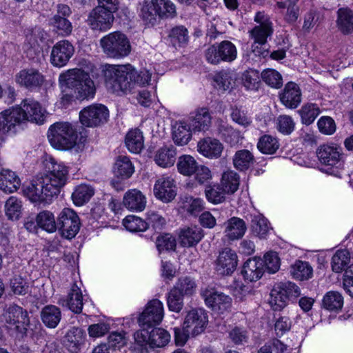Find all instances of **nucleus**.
I'll return each mask as SVG.
<instances>
[{
    "mask_svg": "<svg viewBox=\"0 0 353 353\" xmlns=\"http://www.w3.org/2000/svg\"><path fill=\"white\" fill-rule=\"evenodd\" d=\"M106 88L112 93L130 92L135 84L145 85L151 80V74L146 70L137 71L130 64L107 65L103 70Z\"/></svg>",
    "mask_w": 353,
    "mask_h": 353,
    "instance_id": "nucleus-1",
    "label": "nucleus"
},
{
    "mask_svg": "<svg viewBox=\"0 0 353 353\" xmlns=\"http://www.w3.org/2000/svg\"><path fill=\"white\" fill-rule=\"evenodd\" d=\"M59 83L62 87L74 90L79 100L93 99L96 94L94 81L89 74L82 69L74 68L60 74Z\"/></svg>",
    "mask_w": 353,
    "mask_h": 353,
    "instance_id": "nucleus-2",
    "label": "nucleus"
},
{
    "mask_svg": "<svg viewBox=\"0 0 353 353\" xmlns=\"http://www.w3.org/2000/svg\"><path fill=\"white\" fill-rule=\"evenodd\" d=\"M48 138L54 148L67 150L76 145L77 132L71 123L56 122L50 126Z\"/></svg>",
    "mask_w": 353,
    "mask_h": 353,
    "instance_id": "nucleus-3",
    "label": "nucleus"
},
{
    "mask_svg": "<svg viewBox=\"0 0 353 353\" xmlns=\"http://www.w3.org/2000/svg\"><path fill=\"white\" fill-rule=\"evenodd\" d=\"M46 111L37 101L27 98L19 105L12 108V118L18 125L30 121L39 125L43 124L46 119Z\"/></svg>",
    "mask_w": 353,
    "mask_h": 353,
    "instance_id": "nucleus-4",
    "label": "nucleus"
},
{
    "mask_svg": "<svg viewBox=\"0 0 353 353\" xmlns=\"http://www.w3.org/2000/svg\"><path fill=\"white\" fill-rule=\"evenodd\" d=\"M100 45L104 54L110 58L121 59L131 52V44L128 37L120 31H115L103 37Z\"/></svg>",
    "mask_w": 353,
    "mask_h": 353,
    "instance_id": "nucleus-5",
    "label": "nucleus"
},
{
    "mask_svg": "<svg viewBox=\"0 0 353 353\" xmlns=\"http://www.w3.org/2000/svg\"><path fill=\"white\" fill-rule=\"evenodd\" d=\"M316 155L321 163L325 166L323 170L329 174L341 176V171L344 167L341 148L323 145L318 148Z\"/></svg>",
    "mask_w": 353,
    "mask_h": 353,
    "instance_id": "nucleus-6",
    "label": "nucleus"
},
{
    "mask_svg": "<svg viewBox=\"0 0 353 353\" xmlns=\"http://www.w3.org/2000/svg\"><path fill=\"white\" fill-rule=\"evenodd\" d=\"M23 195L35 204L50 203L58 196L55 188H51L41 177L33 179L30 183L23 187Z\"/></svg>",
    "mask_w": 353,
    "mask_h": 353,
    "instance_id": "nucleus-7",
    "label": "nucleus"
},
{
    "mask_svg": "<svg viewBox=\"0 0 353 353\" xmlns=\"http://www.w3.org/2000/svg\"><path fill=\"white\" fill-rule=\"evenodd\" d=\"M204 57L207 62L212 65L231 63L236 59L237 50L234 43L225 40L209 46L204 52Z\"/></svg>",
    "mask_w": 353,
    "mask_h": 353,
    "instance_id": "nucleus-8",
    "label": "nucleus"
},
{
    "mask_svg": "<svg viewBox=\"0 0 353 353\" xmlns=\"http://www.w3.org/2000/svg\"><path fill=\"white\" fill-rule=\"evenodd\" d=\"M300 295L301 290L294 283L280 282L271 291L270 303L273 310H281L286 306L289 300H294Z\"/></svg>",
    "mask_w": 353,
    "mask_h": 353,
    "instance_id": "nucleus-9",
    "label": "nucleus"
},
{
    "mask_svg": "<svg viewBox=\"0 0 353 353\" xmlns=\"http://www.w3.org/2000/svg\"><path fill=\"white\" fill-rule=\"evenodd\" d=\"M2 319L8 329L21 336L26 334V326L30 321L27 311L23 307L16 304L10 305L3 314Z\"/></svg>",
    "mask_w": 353,
    "mask_h": 353,
    "instance_id": "nucleus-10",
    "label": "nucleus"
},
{
    "mask_svg": "<svg viewBox=\"0 0 353 353\" xmlns=\"http://www.w3.org/2000/svg\"><path fill=\"white\" fill-rule=\"evenodd\" d=\"M57 229L61 236L72 239L80 230L81 222L77 213L72 209L65 208L57 218Z\"/></svg>",
    "mask_w": 353,
    "mask_h": 353,
    "instance_id": "nucleus-11",
    "label": "nucleus"
},
{
    "mask_svg": "<svg viewBox=\"0 0 353 353\" xmlns=\"http://www.w3.org/2000/svg\"><path fill=\"white\" fill-rule=\"evenodd\" d=\"M109 118L108 108L101 103H94L83 108L79 112L81 123L88 128L101 126Z\"/></svg>",
    "mask_w": 353,
    "mask_h": 353,
    "instance_id": "nucleus-12",
    "label": "nucleus"
},
{
    "mask_svg": "<svg viewBox=\"0 0 353 353\" xmlns=\"http://www.w3.org/2000/svg\"><path fill=\"white\" fill-rule=\"evenodd\" d=\"M45 173L41 177L48 183L51 188H54L56 193L59 194L61 189L65 185L68 170L62 163L50 159L45 163Z\"/></svg>",
    "mask_w": 353,
    "mask_h": 353,
    "instance_id": "nucleus-13",
    "label": "nucleus"
},
{
    "mask_svg": "<svg viewBox=\"0 0 353 353\" xmlns=\"http://www.w3.org/2000/svg\"><path fill=\"white\" fill-rule=\"evenodd\" d=\"M170 339V335L166 330L155 327L141 329L134 334V339L138 344L141 346L149 345L152 348L165 346Z\"/></svg>",
    "mask_w": 353,
    "mask_h": 353,
    "instance_id": "nucleus-14",
    "label": "nucleus"
},
{
    "mask_svg": "<svg viewBox=\"0 0 353 353\" xmlns=\"http://www.w3.org/2000/svg\"><path fill=\"white\" fill-rule=\"evenodd\" d=\"M164 315L163 305L158 299L150 301L138 318L141 329L152 328L159 325Z\"/></svg>",
    "mask_w": 353,
    "mask_h": 353,
    "instance_id": "nucleus-15",
    "label": "nucleus"
},
{
    "mask_svg": "<svg viewBox=\"0 0 353 353\" xmlns=\"http://www.w3.org/2000/svg\"><path fill=\"white\" fill-rule=\"evenodd\" d=\"M183 323L185 328L191 330V335L196 336L203 333L208 324V314L206 310L195 307L187 312Z\"/></svg>",
    "mask_w": 353,
    "mask_h": 353,
    "instance_id": "nucleus-16",
    "label": "nucleus"
},
{
    "mask_svg": "<svg viewBox=\"0 0 353 353\" xmlns=\"http://www.w3.org/2000/svg\"><path fill=\"white\" fill-rule=\"evenodd\" d=\"M114 21L113 12L96 6L89 12L86 21L92 30L105 32L111 28Z\"/></svg>",
    "mask_w": 353,
    "mask_h": 353,
    "instance_id": "nucleus-17",
    "label": "nucleus"
},
{
    "mask_svg": "<svg viewBox=\"0 0 353 353\" xmlns=\"http://www.w3.org/2000/svg\"><path fill=\"white\" fill-rule=\"evenodd\" d=\"M16 83L29 91L39 90L45 81L44 75L37 69L30 68L21 70L15 75Z\"/></svg>",
    "mask_w": 353,
    "mask_h": 353,
    "instance_id": "nucleus-18",
    "label": "nucleus"
},
{
    "mask_svg": "<svg viewBox=\"0 0 353 353\" xmlns=\"http://www.w3.org/2000/svg\"><path fill=\"white\" fill-rule=\"evenodd\" d=\"M74 53V47L68 40L58 41L52 48L50 61L53 66H65Z\"/></svg>",
    "mask_w": 353,
    "mask_h": 353,
    "instance_id": "nucleus-19",
    "label": "nucleus"
},
{
    "mask_svg": "<svg viewBox=\"0 0 353 353\" xmlns=\"http://www.w3.org/2000/svg\"><path fill=\"white\" fill-rule=\"evenodd\" d=\"M238 265L236 253L229 248H225L219 252L215 261L216 272L223 276L231 275Z\"/></svg>",
    "mask_w": 353,
    "mask_h": 353,
    "instance_id": "nucleus-20",
    "label": "nucleus"
},
{
    "mask_svg": "<svg viewBox=\"0 0 353 353\" xmlns=\"http://www.w3.org/2000/svg\"><path fill=\"white\" fill-rule=\"evenodd\" d=\"M202 296L205 304L214 311L219 313H223L230 309L232 306V299L223 292L205 290Z\"/></svg>",
    "mask_w": 353,
    "mask_h": 353,
    "instance_id": "nucleus-21",
    "label": "nucleus"
},
{
    "mask_svg": "<svg viewBox=\"0 0 353 353\" xmlns=\"http://www.w3.org/2000/svg\"><path fill=\"white\" fill-rule=\"evenodd\" d=\"M154 192L155 196L163 202L172 201L176 194L174 180L170 177L159 179L154 185Z\"/></svg>",
    "mask_w": 353,
    "mask_h": 353,
    "instance_id": "nucleus-22",
    "label": "nucleus"
},
{
    "mask_svg": "<svg viewBox=\"0 0 353 353\" xmlns=\"http://www.w3.org/2000/svg\"><path fill=\"white\" fill-rule=\"evenodd\" d=\"M281 103L288 108L295 109L301 102V92L299 86L294 82H288L279 94Z\"/></svg>",
    "mask_w": 353,
    "mask_h": 353,
    "instance_id": "nucleus-23",
    "label": "nucleus"
},
{
    "mask_svg": "<svg viewBox=\"0 0 353 353\" xmlns=\"http://www.w3.org/2000/svg\"><path fill=\"white\" fill-rule=\"evenodd\" d=\"M198 152L209 159H218L221 156L223 145L216 139L211 137L201 139L197 144Z\"/></svg>",
    "mask_w": 353,
    "mask_h": 353,
    "instance_id": "nucleus-24",
    "label": "nucleus"
},
{
    "mask_svg": "<svg viewBox=\"0 0 353 353\" xmlns=\"http://www.w3.org/2000/svg\"><path fill=\"white\" fill-rule=\"evenodd\" d=\"M263 274V261L261 258L248 259L243 264L241 274L250 282L259 280Z\"/></svg>",
    "mask_w": 353,
    "mask_h": 353,
    "instance_id": "nucleus-25",
    "label": "nucleus"
},
{
    "mask_svg": "<svg viewBox=\"0 0 353 353\" xmlns=\"http://www.w3.org/2000/svg\"><path fill=\"white\" fill-rule=\"evenodd\" d=\"M212 117L206 108H198L190 114V125L193 131H206L211 125Z\"/></svg>",
    "mask_w": 353,
    "mask_h": 353,
    "instance_id": "nucleus-26",
    "label": "nucleus"
},
{
    "mask_svg": "<svg viewBox=\"0 0 353 353\" xmlns=\"http://www.w3.org/2000/svg\"><path fill=\"white\" fill-rule=\"evenodd\" d=\"M123 203L129 210L141 212L145 208L146 199L141 191L132 189L124 194Z\"/></svg>",
    "mask_w": 353,
    "mask_h": 353,
    "instance_id": "nucleus-27",
    "label": "nucleus"
},
{
    "mask_svg": "<svg viewBox=\"0 0 353 353\" xmlns=\"http://www.w3.org/2000/svg\"><path fill=\"white\" fill-rule=\"evenodd\" d=\"M85 339L86 333L83 329L72 327L68 330L64 336V343L65 345L72 349V352L77 353L85 344Z\"/></svg>",
    "mask_w": 353,
    "mask_h": 353,
    "instance_id": "nucleus-28",
    "label": "nucleus"
},
{
    "mask_svg": "<svg viewBox=\"0 0 353 353\" xmlns=\"http://www.w3.org/2000/svg\"><path fill=\"white\" fill-rule=\"evenodd\" d=\"M203 237V230L196 226L181 229L179 234L181 245L186 248L197 245Z\"/></svg>",
    "mask_w": 353,
    "mask_h": 353,
    "instance_id": "nucleus-29",
    "label": "nucleus"
},
{
    "mask_svg": "<svg viewBox=\"0 0 353 353\" xmlns=\"http://www.w3.org/2000/svg\"><path fill=\"white\" fill-rule=\"evenodd\" d=\"M134 172V167L127 156H119L113 166L114 176L121 180H125L131 177Z\"/></svg>",
    "mask_w": 353,
    "mask_h": 353,
    "instance_id": "nucleus-30",
    "label": "nucleus"
},
{
    "mask_svg": "<svg viewBox=\"0 0 353 353\" xmlns=\"http://www.w3.org/2000/svg\"><path fill=\"white\" fill-rule=\"evenodd\" d=\"M225 224V235L232 241L242 238L247 230L245 221L239 217L233 216L228 220Z\"/></svg>",
    "mask_w": 353,
    "mask_h": 353,
    "instance_id": "nucleus-31",
    "label": "nucleus"
},
{
    "mask_svg": "<svg viewBox=\"0 0 353 353\" xmlns=\"http://www.w3.org/2000/svg\"><path fill=\"white\" fill-rule=\"evenodd\" d=\"M336 27L343 34L353 32V11L348 8H341L337 11Z\"/></svg>",
    "mask_w": 353,
    "mask_h": 353,
    "instance_id": "nucleus-32",
    "label": "nucleus"
},
{
    "mask_svg": "<svg viewBox=\"0 0 353 353\" xmlns=\"http://www.w3.org/2000/svg\"><path fill=\"white\" fill-rule=\"evenodd\" d=\"M21 185V180L14 172L3 170L0 172V189L6 193L17 191Z\"/></svg>",
    "mask_w": 353,
    "mask_h": 353,
    "instance_id": "nucleus-33",
    "label": "nucleus"
},
{
    "mask_svg": "<svg viewBox=\"0 0 353 353\" xmlns=\"http://www.w3.org/2000/svg\"><path fill=\"white\" fill-rule=\"evenodd\" d=\"M190 125L184 121H176L172 125V139L178 145H185L188 143L192 138Z\"/></svg>",
    "mask_w": 353,
    "mask_h": 353,
    "instance_id": "nucleus-34",
    "label": "nucleus"
},
{
    "mask_svg": "<svg viewBox=\"0 0 353 353\" xmlns=\"http://www.w3.org/2000/svg\"><path fill=\"white\" fill-rule=\"evenodd\" d=\"M216 131L218 135L231 145L237 144L241 139L239 131L222 120L217 122Z\"/></svg>",
    "mask_w": 353,
    "mask_h": 353,
    "instance_id": "nucleus-35",
    "label": "nucleus"
},
{
    "mask_svg": "<svg viewBox=\"0 0 353 353\" xmlns=\"http://www.w3.org/2000/svg\"><path fill=\"white\" fill-rule=\"evenodd\" d=\"M43 323L48 328H55L61 319V312L59 307L54 305H48L41 312Z\"/></svg>",
    "mask_w": 353,
    "mask_h": 353,
    "instance_id": "nucleus-36",
    "label": "nucleus"
},
{
    "mask_svg": "<svg viewBox=\"0 0 353 353\" xmlns=\"http://www.w3.org/2000/svg\"><path fill=\"white\" fill-rule=\"evenodd\" d=\"M176 155V149L173 145H165L156 152L154 160L158 165L168 168L174 165Z\"/></svg>",
    "mask_w": 353,
    "mask_h": 353,
    "instance_id": "nucleus-37",
    "label": "nucleus"
},
{
    "mask_svg": "<svg viewBox=\"0 0 353 353\" xmlns=\"http://www.w3.org/2000/svg\"><path fill=\"white\" fill-rule=\"evenodd\" d=\"M188 39V31L183 26H178L171 28L167 36L168 42L175 48L186 46Z\"/></svg>",
    "mask_w": 353,
    "mask_h": 353,
    "instance_id": "nucleus-38",
    "label": "nucleus"
},
{
    "mask_svg": "<svg viewBox=\"0 0 353 353\" xmlns=\"http://www.w3.org/2000/svg\"><path fill=\"white\" fill-rule=\"evenodd\" d=\"M290 273L296 280L307 281L313 276V268L308 262L296 260L290 265Z\"/></svg>",
    "mask_w": 353,
    "mask_h": 353,
    "instance_id": "nucleus-39",
    "label": "nucleus"
},
{
    "mask_svg": "<svg viewBox=\"0 0 353 353\" xmlns=\"http://www.w3.org/2000/svg\"><path fill=\"white\" fill-rule=\"evenodd\" d=\"M65 305L74 313L80 314L83 309V296L81 289L74 283L67 298L63 300Z\"/></svg>",
    "mask_w": 353,
    "mask_h": 353,
    "instance_id": "nucleus-40",
    "label": "nucleus"
},
{
    "mask_svg": "<svg viewBox=\"0 0 353 353\" xmlns=\"http://www.w3.org/2000/svg\"><path fill=\"white\" fill-rule=\"evenodd\" d=\"M232 161L234 167L237 170L244 172L253 165L254 157L250 150L241 149L235 152Z\"/></svg>",
    "mask_w": 353,
    "mask_h": 353,
    "instance_id": "nucleus-41",
    "label": "nucleus"
},
{
    "mask_svg": "<svg viewBox=\"0 0 353 353\" xmlns=\"http://www.w3.org/2000/svg\"><path fill=\"white\" fill-rule=\"evenodd\" d=\"M250 228L261 239L265 238L271 228L268 220L261 214L251 215Z\"/></svg>",
    "mask_w": 353,
    "mask_h": 353,
    "instance_id": "nucleus-42",
    "label": "nucleus"
},
{
    "mask_svg": "<svg viewBox=\"0 0 353 353\" xmlns=\"http://www.w3.org/2000/svg\"><path fill=\"white\" fill-rule=\"evenodd\" d=\"M125 143L128 150L132 153L138 154L143 148V137L139 129L130 130L125 139Z\"/></svg>",
    "mask_w": 353,
    "mask_h": 353,
    "instance_id": "nucleus-43",
    "label": "nucleus"
},
{
    "mask_svg": "<svg viewBox=\"0 0 353 353\" xmlns=\"http://www.w3.org/2000/svg\"><path fill=\"white\" fill-rule=\"evenodd\" d=\"M180 208L189 214L196 216L203 210V201L199 198L184 196L181 198Z\"/></svg>",
    "mask_w": 353,
    "mask_h": 353,
    "instance_id": "nucleus-44",
    "label": "nucleus"
},
{
    "mask_svg": "<svg viewBox=\"0 0 353 353\" xmlns=\"http://www.w3.org/2000/svg\"><path fill=\"white\" fill-rule=\"evenodd\" d=\"M343 305V297L336 291L327 292L323 298L322 307L329 311L338 312Z\"/></svg>",
    "mask_w": 353,
    "mask_h": 353,
    "instance_id": "nucleus-45",
    "label": "nucleus"
},
{
    "mask_svg": "<svg viewBox=\"0 0 353 353\" xmlns=\"http://www.w3.org/2000/svg\"><path fill=\"white\" fill-rule=\"evenodd\" d=\"M145 223L146 230L160 233L166 225V220L158 212L150 210L146 213Z\"/></svg>",
    "mask_w": 353,
    "mask_h": 353,
    "instance_id": "nucleus-46",
    "label": "nucleus"
},
{
    "mask_svg": "<svg viewBox=\"0 0 353 353\" xmlns=\"http://www.w3.org/2000/svg\"><path fill=\"white\" fill-rule=\"evenodd\" d=\"M94 194V190L91 185L81 184L73 192L72 199L76 205L81 206L88 202Z\"/></svg>",
    "mask_w": 353,
    "mask_h": 353,
    "instance_id": "nucleus-47",
    "label": "nucleus"
},
{
    "mask_svg": "<svg viewBox=\"0 0 353 353\" xmlns=\"http://www.w3.org/2000/svg\"><path fill=\"white\" fill-rule=\"evenodd\" d=\"M36 220L39 228L49 232L53 233L57 229V221L52 212L48 210H43L36 216Z\"/></svg>",
    "mask_w": 353,
    "mask_h": 353,
    "instance_id": "nucleus-48",
    "label": "nucleus"
},
{
    "mask_svg": "<svg viewBox=\"0 0 353 353\" xmlns=\"http://www.w3.org/2000/svg\"><path fill=\"white\" fill-rule=\"evenodd\" d=\"M350 263V253L347 250H339L332 258V270L336 273L342 272Z\"/></svg>",
    "mask_w": 353,
    "mask_h": 353,
    "instance_id": "nucleus-49",
    "label": "nucleus"
},
{
    "mask_svg": "<svg viewBox=\"0 0 353 353\" xmlns=\"http://www.w3.org/2000/svg\"><path fill=\"white\" fill-rule=\"evenodd\" d=\"M152 3L159 19L172 18L176 15L175 5L170 0H152Z\"/></svg>",
    "mask_w": 353,
    "mask_h": 353,
    "instance_id": "nucleus-50",
    "label": "nucleus"
},
{
    "mask_svg": "<svg viewBox=\"0 0 353 353\" xmlns=\"http://www.w3.org/2000/svg\"><path fill=\"white\" fill-rule=\"evenodd\" d=\"M199 164L195 159L190 155H182L179 158L177 168L181 174L191 176L196 172Z\"/></svg>",
    "mask_w": 353,
    "mask_h": 353,
    "instance_id": "nucleus-51",
    "label": "nucleus"
},
{
    "mask_svg": "<svg viewBox=\"0 0 353 353\" xmlns=\"http://www.w3.org/2000/svg\"><path fill=\"white\" fill-rule=\"evenodd\" d=\"M254 43L265 44L267 39L273 33L272 23H265L263 26H256L250 32Z\"/></svg>",
    "mask_w": 353,
    "mask_h": 353,
    "instance_id": "nucleus-52",
    "label": "nucleus"
},
{
    "mask_svg": "<svg viewBox=\"0 0 353 353\" xmlns=\"http://www.w3.org/2000/svg\"><path fill=\"white\" fill-rule=\"evenodd\" d=\"M279 148V143L276 137L265 134L260 137L257 143L259 150L266 154H273Z\"/></svg>",
    "mask_w": 353,
    "mask_h": 353,
    "instance_id": "nucleus-53",
    "label": "nucleus"
},
{
    "mask_svg": "<svg viewBox=\"0 0 353 353\" xmlns=\"http://www.w3.org/2000/svg\"><path fill=\"white\" fill-rule=\"evenodd\" d=\"M205 194L208 201L217 204L224 201L227 192L221 184H214L206 186Z\"/></svg>",
    "mask_w": 353,
    "mask_h": 353,
    "instance_id": "nucleus-54",
    "label": "nucleus"
},
{
    "mask_svg": "<svg viewBox=\"0 0 353 353\" xmlns=\"http://www.w3.org/2000/svg\"><path fill=\"white\" fill-rule=\"evenodd\" d=\"M299 112L302 123L307 125L312 124L321 112L319 106L315 103L305 104Z\"/></svg>",
    "mask_w": 353,
    "mask_h": 353,
    "instance_id": "nucleus-55",
    "label": "nucleus"
},
{
    "mask_svg": "<svg viewBox=\"0 0 353 353\" xmlns=\"http://www.w3.org/2000/svg\"><path fill=\"white\" fill-rule=\"evenodd\" d=\"M227 194H233L239 188V176L233 171L225 172L221 178V184Z\"/></svg>",
    "mask_w": 353,
    "mask_h": 353,
    "instance_id": "nucleus-56",
    "label": "nucleus"
},
{
    "mask_svg": "<svg viewBox=\"0 0 353 353\" xmlns=\"http://www.w3.org/2000/svg\"><path fill=\"white\" fill-rule=\"evenodd\" d=\"M50 25L56 30V32L62 36L70 34L72 30L71 22L65 17L55 14L50 19Z\"/></svg>",
    "mask_w": 353,
    "mask_h": 353,
    "instance_id": "nucleus-57",
    "label": "nucleus"
},
{
    "mask_svg": "<svg viewBox=\"0 0 353 353\" xmlns=\"http://www.w3.org/2000/svg\"><path fill=\"white\" fill-rule=\"evenodd\" d=\"M196 284L190 276L180 277L173 287L183 296L192 295L196 290Z\"/></svg>",
    "mask_w": 353,
    "mask_h": 353,
    "instance_id": "nucleus-58",
    "label": "nucleus"
},
{
    "mask_svg": "<svg viewBox=\"0 0 353 353\" xmlns=\"http://www.w3.org/2000/svg\"><path fill=\"white\" fill-rule=\"evenodd\" d=\"M183 297L176 289L172 288L167 295L168 309L174 312H180L183 307Z\"/></svg>",
    "mask_w": 353,
    "mask_h": 353,
    "instance_id": "nucleus-59",
    "label": "nucleus"
},
{
    "mask_svg": "<svg viewBox=\"0 0 353 353\" xmlns=\"http://www.w3.org/2000/svg\"><path fill=\"white\" fill-rule=\"evenodd\" d=\"M123 225L126 230L132 232H143L146 230L145 220L134 215L127 216L123 220Z\"/></svg>",
    "mask_w": 353,
    "mask_h": 353,
    "instance_id": "nucleus-60",
    "label": "nucleus"
},
{
    "mask_svg": "<svg viewBox=\"0 0 353 353\" xmlns=\"http://www.w3.org/2000/svg\"><path fill=\"white\" fill-rule=\"evenodd\" d=\"M263 81L274 88H280L283 85V79L281 74L273 69H266L261 72Z\"/></svg>",
    "mask_w": 353,
    "mask_h": 353,
    "instance_id": "nucleus-61",
    "label": "nucleus"
},
{
    "mask_svg": "<svg viewBox=\"0 0 353 353\" xmlns=\"http://www.w3.org/2000/svg\"><path fill=\"white\" fill-rule=\"evenodd\" d=\"M10 285L16 295L24 296L30 292V286L27 281L21 276H15L10 279Z\"/></svg>",
    "mask_w": 353,
    "mask_h": 353,
    "instance_id": "nucleus-62",
    "label": "nucleus"
},
{
    "mask_svg": "<svg viewBox=\"0 0 353 353\" xmlns=\"http://www.w3.org/2000/svg\"><path fill=\"white\" fill-rule=\"evenodd\" d=\"M154 6L152 3V0H151L150 3L145 2L140 12V17L141 19L145 22V23L151 26H154L157 21V18H159V15L156 10H154Z\"/></svg>",
    "mask_w": 353,
    "mask_h": 353,
    "instance_id": "nucleus-63",
    "label": "nucleus"
},
{
    "mask_svg": "<svg viewBox=\"0 0 353 353\" xmlns=\"http://www.w3.org/2000/svg\"><path fill=\"white\" fill-rule=\"evenodd\" d=\"M263 272L266 270L268 273L276 272L280 268V259L276 252H269L264 255Z\"/></svg>",
    "mask_w": 353,
    "mask_h": 353,
    "instance_id": "nucleus-64",
    "label": "nucleus"
}]
</instances>
